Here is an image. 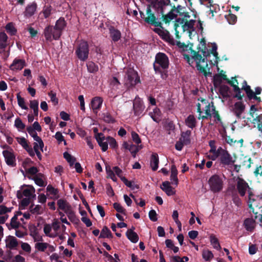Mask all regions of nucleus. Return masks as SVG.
<instances>
[{
  "mask_svg": "<svg viewBox=\"0 0 262 262\" xmlns=\"http://www.w3.org/2000/svg\"><path fill=\"white\" fill-rule=\"evenodd\" d=\"M169 60L167 55L164 53L159 52L155 56L153 64L154 70L156 74H160L161 78L166 80L168 76L167 69L169 68Z\"/></svg>",
  "mask_w": 262,
  "mask_h": 262,
  "instance_id": "1",
  "label": "nucleus"
},
{
  "mask_svg": "<svg viewBox=\"0 0 262 262\" xmlns=\"http://www.w3.org/2000/svg\"><path fill=\"white\" fill-rule=\"evenodd\" d=\"M67 25L63 17H60L56 22L55 25H49L44 30V35L46 39L51 41L53 39L58 40L62 35V33Z\"/></svg>",
  "mask_w": 262,
  "mask_h": 262,
  "instance_id": "2",
  "label": "nucleus"
},
{
  "mask_svg": "<svg viewBox=\"0 0 262 262\" xmlns=\"http://www.w3.org/2000/svg\"><path fill=\"white\" fill-rule=\"evenodd\" d=\"M89 46L87 41L81 40L75 49V54L81 61H85L89 57Z\"/></svg>",
  "mask_w": 262,
  "mask_h": 262,
  "instance_id": "3",
  "label": "nucleus"
},
{
  "mask_svg": "<svg viewBox=\"0 0 262 262\" xmlns=\"http://www.w3.org/2000/svg\"><path fill=\"white\" fill-rule=\"evenodd\" d=\"M187 19V18H178L176 19L174 22V29L175 31L176 37L177 39H179L180 38L179 31L178 30V28L180 26L181 27L183 32H185L186 28L192 29L193 28L195 20H190L188 21Z\"/></svg>",
  "mask_w": 262,
  "mask_h": 262,
  "instance_id": "4",
  "label": "nucleus"
},
{
  "mask_svg": "<svg viewBox=\"0 0 262 262\" xmlns=\"http://www.w3.org/2000/svg\"><path fill=\"white\" fill-rule=\"evenodd\" d=\"M170 3H168L166 1L165 2L163 0H157L154 4V7L161 9V13L162 14V20L165 24L169 23L171 20L176 18L177 16V14L174 13L173 10L172 9L168 14L166 15L163 14V5H168Z\"/></svg>",
  "mask_w": 262,
  "mask_h": 262,
  "instance_id": "5",
  "label": "nucleus"
},
{
  "mask_svg": "<svg viewBox=\"0 0 262 262\" xmlns=\"http://www.w3.org/2000/svg\"><path fill=\"white\" fill-rule=\"evenodd\" d=\"M126 80L125 85L128 88L135 86L140 83V77L137 71L133 68H129L126 73Z\"/></svg>",
  "mask_w": 262,
  "mask_h": 262,
  "instance_id": "6",
  "label": "nucleus"
},
{
  "mask_svg": "<svg viewBox=\"0 0 262 262\" xmlns=\"http://www.w3.org/2000/svg\"><path fill=\"white\" fill-rule=\"evenodd\" d=\"M261 202L262 196L256 195L253 192H249L247 203L250 211H253V209H262Z\"/></svg>",
  "mask_w": 262,
  "mask_h": 262,
  "instance_id": "7",
  "label": "nucleus"
},
{
  "mask_svg": "<svg viewBox=\"0 0 262 262\" xmlns=\"http://www.w3.org/2000/svg\"><path fill=\"white\" fill-rule=\"evenodd\" d=\"M210 190L214 193L221 191L223 188V181L217 174L212 176L208 180Z\"/></svg>",
  "mask_w": 262,
  "mask_h": 262,
  "instance_id": "8",
  "label": "nucleus"
},
{
  "mask_svg": "<svg viewBox=\"0 0 262 262\" xmlns=\"http://www.w3.org/2000/svg\"><path fill=\"white\" fill-rule=\"evenodd\" d=\"M189 50L190 51L191 53L192 54V59L196 61V67L197 70L202 73L205 77H207L208 75H211V73L209 71L207 72L205 68L208 67V64H206L205 67L202 66L200 64L202 56L199 54V52L200 51H195L191 48H189Z\"/></svg>",
  "mask_w": 262,
  "mask_h": 262,
  "instance_id": "9",
  "label": "nucleus"
},
{
  "mask_svg": "<svg viewBox=\"0 0 262 262\" xmlns=\"http://www.w3.org/2000/svg\"><path fill=\"white\" fill-rule=\"evenodd\" d=\"M236 189L239 195L243 197L248 192V196L249 192H253L252 188L250 187L248 183L243 178L238 177L236 179Z\"/></svg>",
  "mask_w": 262,
  "mask_h": 262,
  "instance_id": "10",
  "label": "nucleus"
},
{
  "mask_svg": "<svg viewBox=\"0 0 262 262\" xmlns=\"http://www.w3.org/2000/svg\"><path fill=\"white\" fill-rule=\"evenodd\" d=\"M146 14L148 16L144 18V21L148 24L151 25L155 27H160L163 29L162 23L157 20L155 14L152 13L150 6H148L146 9Z\"/></svg>",
  "mask_w": 262,
  "mask_h": 262,
  "instance_id": "11",
  "label": "nucleus"
},
{
  "mask_svg": "<svg viewBox=\"0 0 262 262\" xmlns=\"http://www.w3.org/2000/svg\"><path fill=\"white\" fill-rule=\"evenodd\" d=\"M217 75L221 78V79H223V80H226L229 84L233 88L234 92L235 93L234 97L237 98L238 100H242L244 96V94H241V89L238 87V86L234 84V82L229 80L227 78V75L225 74L220 73Z\"/></svg>",
  "mask_w": 262,
  "mask_h": 262,
  "instance_id": "12",
  "label": "nucleus"
},
{
  "mask_svg": "<svg viewBox=\"0 0 262 262\" xmlns=\"http://www.w3.org/2000/svg\"><path fill=\"white\" fill-rule=\"evenodd\" d=\"M103 99L102 97L96 96L94 97L91 102L90 107L93 110L94 114H97L100 110Z\"/></svg>",
  "mask_w": 262,
  "mask_h": 262,
  "instance_id": "13",
  "label": "nucleus"
},
{
  "mask_svg": "<svg viewBox=\"0 0 262 262\" xmlns=\"http://www.w3.org/2000/svg\"><path fill=\"white\" fill-rule=\"evenodd\" d=\"M3 155L5 158L6 163L8 165L11 167H14L16 165L15 156L13 152L5 150L3 151Z\"/></svg>",
  "mask_w": 262,
  "mask_h": 262,
  "instance_id": "14",
  "label": "nucleus"
},
{
  "mask_svg": "<svg viewBox=\"0 0 262 262\" xmlns=\"http://www.w3.org/2000/svg\"><path fill=\"white\" fill-rule=\"evenodd\" d=\"M154 31L160 35L163 39L171 43H174L172 37L167 30H163L160 28H155Z\"/></svg>",
  "mask_w": 262,
  "mask_h": 262,
  "instance_id": "15",
  "label": "nucleus"
},
{
  "mask_svg": "<svg viewBox=\"0 0 262 262\" xmlns=\"http://www.w3.org/2000/svg\"><path fill=\"white\" fill-rule=\"evenodd\" d=\"M220 161L221 164L224 165H232L235 162L228 151L220 156Z\"/></svg>",
  "mask_w": 262,
  "mask_h": 262,
  "instance_id": "16",
  "label": "nucleus"
},
{
  "mask_svg": "<svg viewBox=\"0 0 262 262\" xmlns=\"http://www.w3.org/2000/svg\"><path fill=\"white\" fill-rule=\"evenodd\" d=\"M172 10H173L174 13L177 14L181 16H183L184 18H188L190 17L189 13L186 12V7H183L181 5H178L176 7L174 5L172 6Z\"/></svg>",
  "mask_w": 262,
  "mask_h": 262,
  "instance_id": "17",
  "label": "nucleus"
},
{
  "mask_svg": "<svg viewBox=\"0 0 262 262\" xmlns=\"http://www.w3.org/2000/svg\"><path fill=\"white\" fill-rule=\"evenodd\" d=\"M144 108L142 101L140 99H136L133 103L134 114L136 116L140 115Z\"/></svg>",
  "mask_w": 262,
  "mask_h": 262,
  "instance_id": "18",
  "label": "nucleus"
},
{
  "mask_svg": "<svg viewBox=\"0 0 262 262\" xmlns=\"http://www.w3.org/2000/svg\"><path fill=\"white\" fill-rule=\"evenodd\" d=\"M96 139L99 144L101 147V149L103 151H105L108 148V144L106 141L104 142L105 140V136L103 133H98L96 136Z\"/></svg>",
  "mask_w": 262,
  "mask_h": 262,
  "instance_id": "19",
  "label": "nucleus"
},
{
  "mask_svg": "<svg viewBox=\"0 0 262 262\" xmlns=\"http://www.w3.org/2000/svg\"><path fill=\"white\" fill-rule=\"evenodd\" d=\"M245 108V105L241 101L236 102L234 104L233 112L238 119L241 118V115Z\"/></svg>",
  "mask_w": 262,
  "mask_h": 262,
  "instance_id": "20",
  "label": "nucleus"
},
{
  "mask_svg": "<svg viewBox=\"0 0 262 262\" xmlns=\"http://www.w3.org/2000/svg\"><path fill=\"white\" fill-rule=\"evenodd\" d=\"M244 226L247 231L252 232L255 228L256 221L252 217L247 218L244 220Z\"/></svg>",
  "mask_w": 262,
  "mask_h": 262,
  "instance_id": "21",
  "label": "nucleus"
},
{
  "mask_svg": "<svg viewBox=\"0 0 262 262\" xmlns=\"http://www.w3.org/2000/svg\"><path fill=\"white\" fill-rule=\"evenodd\" d=\"M161 188L168 196L174 195L176 193L174 188L170 186V183L169 181L163 182L162 183V186L161 187Z\"/></svg>",
  "mask_w": 262,
  "mask_h": 262,
  "instance_id": "22",
  "label": "nucleus"
},
{
  "mask_svg": "<svg viewBox=\"0 0 262 262\" xmlns=\"http://www.w3.org/2000/svg\"><path fill=\"white\" fill-rule=\"evenodd\" d=\"M5 241L6 247L10 249H15L18 245L17 239L13 236L9 235Z\"/></svg>",
  "mask_w": 262,
  "mask_h": 262,
  "instance_id": "23",
  "label": "nucleus"
},
{
  "mask_svg": "<svg viewBox=\"0 0 262 262\" xmlns=\"http://www.w3.org/2000/svg\"><path fill=\"white\" fill-rule=\"evenodd\" d=\"M135 228L133 227V229H128L126 232V236L127 238L132 243H136L139 240V236L137 233L133 230Z\"/></svg>",
  "mask_w": 262,
  "mask_h": 262,
  "instance_id": "24",
  "label": "nucleus"
},
{
  "mask_svg": "<svg viewBox=\"0 0 262 262\" xmlns=\"http://www.w3.org/2000/svg\"><path fill=\"white\" fill-rule=\"evenodd\" d=\"M24 66L25 61L24 60L15 59L10 66V69L12 70H20Z\"/></svg>",
  "mask_w": 262,
  "mask_h": 262,
  "instance_id": "25",
  "label": "nucleus"
},
{
  "mask_svg": "<svg viewBox=\"0 0 262 262\" xmlns=\"http://www.w3.org/2000/svg\"><path fill=\"white\" fill-rule=\"evenodd\" d=\"M37 4L35 3H32L29 4L26 8L25 15L27 17H30L34 14L36 10Z\"/></svg>",
  "mask_w": 262,
  "mask_h": 262,
  "instance_id": "26",
  "label": "nucleus"
},
{
  "mask_svg": "<svg viewBox=\"0 0 262 262\" xmlns=\"http://www.w3.org/2000/svg\"><path fill=\"white\" fill-rule=\"evenodd\" d=\"M159 156L157 153H153L150 157V165L153 171H156L159 167Z\"/></svg>",
  "mask_w": 262,
  "mask_h": 262,
  "instance_id": "27",
  "label": "nucleus"
},
{
  "mask_svg": "<svg viewBox=\"0 0 262 262\" xmlns=\"http://www.w3.org/2000/svg\"><path fill=\"white\" fill-rule=\"evenodd\" d=\"M245 92L249 100H251L252 99H254L258 102H260L261 101L260 97L257 96L256 95L254 94V92L252 90H251L250 86H246L245 88Z\"/></svg>",
  "mask_w": 262,
  "mask_h": 262,
  "instance_id": "28",
  "label": "nucleus"
},
{
  "mask_svg": "<svg viewBox=\"0 0 262 262\" xmlns=\"http://www.w3.org/2000/svg\"><path fill=\"white\" fill-rule=\"evenodd\" d=\"M110 36L114 42L118 41L121 38V34L120 31L114 27H112L110 28Z\"/></svg>",
  "mask_w": 262,
  "mask_h": 262,
  "instance_id": "29",
  "label": "nucleus"
},
{
  "mask_svg": "<svg viewBox=\"0 0 262 262\" xmlns=\"http://www.w3.org/2000/svg\"><path fill=\"white\" fill-rule=\"evenodd\" d=\"M191 133L190 130H187L185 132H182L181 134V137L179 140L184 143L185 145H187L190 143V136Z\"/></svg>",
  "mask_w": 262,
  "mask_h": 262,
  "instance_id": "30",
  "label": "nucleus"
},
{
  "mask_svg": "<svg viewBox=\"0 0 262 262\" xmlns=\"http://www.w3.org/2000/svg\"><path fill=\"white\" fill-rule=\"evenodd\" d=\"M185 124L189 127L193 129L196 126V120L193 115H190L185 120Z\"/></svg>",
  "mask_w": 262,
  "mask_h": 262,
  "instance_id": "31",
  "label": "nucleus"
},
{
  "mask_svg": "<svg viewBox=\"0 0 262 262\" xmlns=\"http://www.w3.org/2000/svg\"><path fill=\"white\" fill-rule=\"evenodd\" d=\"M57 205L58 208L61 209L66 212V210L71 208V205L67 202V201L63 199H59L57 201Z\"/></svg>",
  "mask_w": 262,
  "mask_h": 262,
  "instance_id": "32",
  "label": "nucleus"
},
{
  "mask_svg": "<svg viewBox=\"0 0 262 262\" xmlns=\"http://www.w3.org/2000/svg\"><path fill=\"white\" fill-rule=\"evenodd\" d=\"M45 177L43 174L41 173H37L33 178L35 184L40 187H45L46 184L45 183L43 178Z\"/></svg>",
  "mask_w": 262,
  "mask_h": 262,
  "instance_id": "33",
  "label": "nucleus"
},
{
  "mask_svg": "<svg viewBox=\"0 0 262 262\" xmlns=\"http://www.w3.org/2000/svg\"><path fill=\"white\" fill-rule=\"evenodd\" d=\"M178 170L175 165H172L171 167L170 180L174 182V184L177 186L178 184Z\"/></svg>",
  "mask_w": 262,
  "mask_h": 262,
  "instance_id": "34",
  "label": "nucleus"
},
{
  "mask_svg": "<svg viewBox=\"0 0 262 262\" xmlns=\"http://www.w3.org/2000/svg\"><path fill=\"white\" fill-rule=\"evenodd\" d=\"M219 92L224 98H228L230 97L229 94L230 90L229 87L226 85H221L219 88Z\"/></svg>",
  "mask_w": 262,
  "mask_h": 262,
  "instance_id": "35",
  "label": "nucleus"
},
{
  "mask_svg": "<svg viewBox=\"0 0 262 262\" xmlns=\"http://www.w3.org/2000/svg\"><path fill=\"white\" fill-rule=\"evenodd\" d=\"M88 71L91 73H95L98 71L99 67L95 62L89 61L86 63Z\"/></svg>",
  "mask_w": 262,
  "mask_h": 262,
  "instance_id": "36",
  "label": "nucleus"
},
{
  "mask_svg": "<svg viewBox=\"0 0 262 262\" xmlns=\"http://www.w3.org/2000/svg\"><path fill=\"white\" fill-rule=\"evenodd\" d=\"M99 238H113V234L107 227L104 226L103 227Z\"/></svg>",
  "mask_w": 262,
  "mask_h": 262,
  "instance_id": "37",
  "label": "nucleus"
},
{
  "mask_svg": "<svg viewBox=\"0 0 262 262\" xmlns=\"http://www.w3.org/2000/svg\"><path fill=\"white\" fill-rule=\"evenodd\" d=\"M7 40V34L4 32H0V49L4 50L6 48Z\"/></svg>",
  "mask_w": 262,
  "mask_h": 262,
  "instance_id": "38",
  "label": "nucleus"
},
{
  "mask_svg": "<svg viewBox=\"0 0 262 262\" xmlns=\"http://www.w3.org/2000/svg\"><path fill=\"white\" fill-rule=\"evenodd\" d=\"M209 238L211 244L212 245L213 248L217 250H221V247L218 239L215 237V236L213 234H211Z\"/></svg>",
  "mask_w": 262,
  "mask_h": 262,
  "instance_id": "39",
  "label": "nucleus"
},
{
  "mask_svg": "<svg viewBox=\"0 0 262 262\" xmlns=\"http://www.w3.org/2000/svg\"><path fill=\"white\" fill-rule=\"evenodd\" d=\"M34 204L30 206V211L32 214H41L42 213V209L40 205H36L34 207Z\"/></svg>",
  "mask_w": 262,
  "mask_h": 262,
  "instance_id": "40",
  "label": "nucleus"
},
{
  "mask_svg": "<svg viewBox=\"0 0 262 262\" xmlns=\"http://www.w3.org/2000/svg\"><path fill=\"white\" fill-rule=\"evenodd\" d=\"M65 213L67 214L69 219L72 222L76 223L78 221L75 214L74 212L72 210L71 208L70 209L69 208L68 210H66Z\"/></svg>",
  "mask_w": 262,
  "mask_h": 262,
  "instance_id": "41",
  "label": "nucleus"
},
{
  "mask_svg": "<svg viewBox=\"0 0 262 262\" xmlns=\"http://www.w3.org/2000/svg\"><path fill=\"white\" fill-rule=\"evenodd\" d=\"M5 29L8 33L11 35H14L16 33L17 30L14 27L12 23H9L6 25Z\"/></svg>",
  "mask_w": 262,
  "mask_h": 262,
  "instance_id": "42",
  "label": "nucleus"
},
{
  "mask_svg": "<svg viewBox=\"0 0 262 262\" xmlns=\"http://www.w3.org/2000/svg\"><path fill=\"white\" fill-rule=\"evenodd\" d=\"M27 131L29 134V135L33 137V139L36 141H38L41 138L37 135V134L34 130V129L32 128L31 126H28L27 127Z\"/></svg>",
  "mask_w": 262,
  "mask_h": 262,
  "instance_id": "43",
  "label": "nucleus"
},
{
  "mask_svg": "<svg viewBox=\"0 0 262 262\" xmlns=\"http://www.w3.org/2000/svg\"><path fill=\"white\" fill-rule=\"evenodd\" d=\"M202 256L206 261H210L213 257V254L209 250H204L202 252Z\"/></svg>",
  "mask_w": 262,
  "mask_h": 262,
  "instance_id": "44",
  "label": "nucleus"
},
{
  "mask_svg": "<svg viewBox=\"0 0 262 262\" xmlns=\"http://www.w3.org/2000/svg\"><path fill=\"white\" fill-rule=\"evenodd\" d=\"M63 157L70 164V166H72L74 165L76 161V159L75 158L73 157L70 154H69L67 151L64 152L63 153Z\"/></svg>",
  "mask_w": 262,
  "mask_h": 262,
  "instance_id": "45",
  "label": "nucleus"
},
{
  "mask_svg": "<svg viewBox=\"0 0 262 262\" xmlns=\"http://www.w3.org/2000/svg\"><path fill=\"white\" fill-rule=\"evenodd\" d=\"M232 200L233 203L238 207L241 206L242 204L241 199L236 192H232Z\"/></svg>",
  "mask_w": 262,
  "mask_h": 262,
  "instance_id": "46",
  "label": "nucleus"
},
{
  "mask_svg": "<svg viewBox=\"0 0 262 262\" xmlns=\"http://www.w3.org/2000/svg\"><path fill=\"white\" fill-rule=\"evenodd\" d=\"M103 116V119L105 122L107 123H113L115 122V119L111 116L110 113H104Z\"/></svg>",
  "mask_w": 262,
  "mask_h": 262,
  "instance_id": "47",
  "label": "nucleus"
},
{
  "mask_svg": "<svg viewBox=\"0 0 262 262\" xmlns=\"http://www.w3.org/2000/svg\"><path fill=\"white\" fill-rule=\"evenodd\" d=\"M113 207L118 212L122 213L124 215L126 214V210L119 203H114L113 204Z\"/></svg>",
  "mask_w": 262,
  "mask_h": 262,
  "instance_id": "48",
  "label": "nucleus"
},
{
  "mask_svg": "<svg viewBox=\"0 0 262 262\" xmlns=\"http://www.w3.org/2000/svg\"><path fill=\"white\" fill-rule=\"evenodd\" d=\"M17 99L18 104L22 109L26 110L28 109V107L25 104L24 99L20 96L19 93L17 94Z\"/></svg>",
  "mask_w": 262,
  "mask_h": 262,
  "instance_id": "49",
  "label": "nucleus"
},
{
  "mask_svg": "<svg viewBox=\"0 0 262 262\" xmlns=\"http://www.w3.org/2000/svg\"><path fill=\"white\" fill-rule=\"evenodd\" d=\"M48 246L47 243H37L35 245V248L39 251L44 252Z\"/></svg>",
  "mask_w": 262,
  "mask_h": 262,
  "instance_id": "50",
  "label": "nucleus"
},
{
  "mask_svg": "<svg viewBox=\"0 0 262 262\" xmlns=\"http://www.w3.org/2000/svg\"><path fill=\"white\" fill-rule=\"evenodd\" d=\"M14 126L18 129H25L26 125L22 122L21 120L19 118H17L14 122Z\"/></svg>",
  "mask_w": 262,
  "mask_h": 262,
  "instance_id": "51",
  "label": "nucleus"
},
{
  "mask_svg": "<svg viewBox=\"0 0 262 262\" xmlns=\"http://www.w3.org/2000/svg\"><path fill=\"white\" fill-rule=\"evenodd\" d=\"M16 139L23 147L25 149L29 146L27 143V141L24 137H16Z\"/></svg>",
  "mask_w": 262,
  "mask_h": 262,
  "instance_id": "52",
  "label": "nucleus"
},
{
  "mask_svg": "<svg viewBox=\"0 0 262 262\" xmlns=\"http://www.w3.org/2000/svg\"><path fill=\"white\" fill-rule=\"evenodd\" d=\"M9 230L12 229H17L21 225V224L18 221L10 222V224H6Z\"/></svg>",
  "mask_w": 262,
  "mask_h": 262,
  "instance_id": "53",
  "label": "nucleus"
},
{
  "mask_svg": "<svg viewBox=\"0 0 262 262\" xmlns=\"http://www.w3.org/2000/svg\"><path fill=\"white\" fill-rule=\"evenodd\" d=\"M226 18L230 24H234L237 20L236 16L232 13H229L228 15H226Z\"/></svg>",
  "mask_w": 262,
  "mask_h": 262,
  "instance_id": "54",
  "label": "nucleus"
},
{
  "mask_svg": "<svg viewBox=\"0 0 262 262\" xmlns=\"http://www.w3.org/2000/svg\"><path fill=\"white\" fill-rule=\"evenodd\" d=\"M222 80L217 74H216L213 79V83L215 88L220 87L221 85Z\"/></svg>",
  "mask_w": 262,
  "mask_h": 262,
  "instance_id": "55",
  "label": "nucleus"
},
{
  "mask_svg": "<svg viewBox=\"0 0 262 262\" xmlns=\"http://www.w3.org/2000/svg\"><path fill=\"white\" fill-rule=\"evenodd\" d=\"M133 141L137 144L139 145L141 143V139L139 135L135 132H132L131 133Z\"/></svg>",
  "mask_w": 262,
  "mask_h": 262,
  "instance_id": "56",
  "label": "nucleus"
},
{
  "mask_svg": "<svg viewBox=\"0 0 262 262\" xmlns=\"http://www.w3.org/2000/svg\"><path fill=\"white\" fill-rule=\"evenodd\" d=\"M248 251H249V253L250 255L255 254L258 251V248H257L256 245L252 244L250 243L249 245Z\"/></svg>",
  "mask_w": 262,
  "mask_h": 262,
  "instance_id": "57",
  "label": "nucleus"
},
{
  "mask_svg": "<svg viewBox=\"0 0 262 262\" xmlns=\"http://www.w3.org/2000/svg\"><path fill=\"white\" fill-rule=\"evenodd\" d=\"M49 96L50 97L51 101L54 103L55 105L58 103V99L56 97V94L53 93V91H50L48 93Z\"/></svg>",
  "mask_w": 262,
  "mask_h": 262,
  "instance_id": "58",
  "label": "nucleus"
},
{
  "mask_svg": "<svg viewBox=\"0 0 262 262\" xmlns=\"http://www.w3.org/2000/svg\"><path fill=\"white\" fill-rule=\"evenodd\" d=\"M35 192V189L33 186H31V189H25L23 190V195L26 197H30L32 196V193Z\"/></svg>",
  "mask_w": 262,
  "mask_h": 262,
  "instance_id": "59",
  "label": "nucleus"
},
{
  "mask_svg": "<svg viewBox=\"0 0 262 262\" xmlns=\"http://www.w3.org/2000/svg\"><path fill=\"white\" fill-rule=\"evenodd\" d=\"M13 207L7 208L4 205H0V215L5 214L8 212H10Z\"/></svg>",
  "mask_w": 262,
  "mask_h": 262,
  "instance_id": "60",
  "label": "nucleus"
},
{
  "mask_svg": "<svg viewBox=\"0 0 262 262\" xmlns=\"http://www.w3.org/2000/svg\"><path fill=\"white\" fill-rule=\"evenodd\" d=\"M149 218L152 222H156L157 221V214L155 210H151L149 211Z\"/></svg>",
  "mask_w": 262,
  "mask_h": 262,
  "instance_id": "61",
  "label": "nucleus"
},
{
  "mask_svg": "<svg viewBox=\"0 0 262 262\" xmlns=\"http://www.w3.org/2000/svg\"><path fill=\"white\" fill-rule=\"evenodd\" d=\"M252 163V160L251 158H249L247 159V157L244 158V160L243 162L242 165L244 166H246L247 168H250L251 166V164Z\"/></svg>",
  "mask_w": 262,
  "mask_h": 262,
  "instance_id": "62",
  "label": "nucleus"
},
{
  "mask_svg": "<svg viewBox=\"0 0 262 262\" xmlns=\"http://www.w3.org/2000/svg\"><path fill=\"white\" fill-rule=\"evenodd\" d=\"M52 7L51 6L45 7L43 9V13L46 18H48L51 14Z\"/></svg>",
  "mask_w": 262,
  "mask_h": 262,
  "instance_id": "63",
  "label": "nucleus"
},
{
  "mask_svg": "<svg viewBox=\"0 0 262 262\" xmlns=\"http://www.w3.org/2000/svg\"><path fill=\"white\" fill-rule=\"evenodd\" d=\"M107 139L111 148H115L118 146L117 143L114 138L109 136L107 137Z\"/></svg>",
  "mask_w": 262,
  "mask_h": 262,
  "instance_id": "64",
  "label": "nucleus"
}]
</instances>
